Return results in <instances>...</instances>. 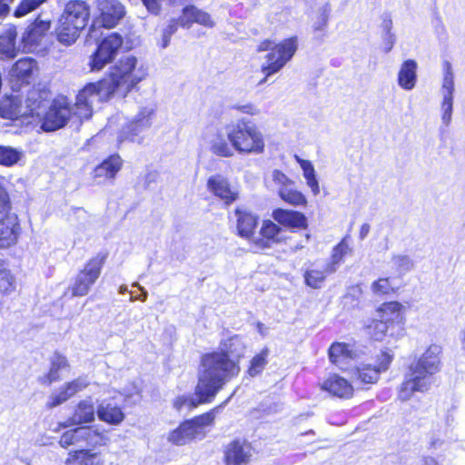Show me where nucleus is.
Returning a JSON list of instances; mask_svg holds the SVG:
<instances>
[{
	"label": "nucleus",
	"instance_id": "obj_1",
	"mask_svg": "<svg viewBox=\"0 0 465 465\" xmlns=\"http://www.w3.org/2000/svg\"><path fill=\"white\" fill-rule=\"evenodd\" d=\"M147 76V68L135 56H123L111 68L107 77L97 83L86 84L76 96L75 114L88 118L93 114V105L105 101L114 94L125 96L138 83Z\"/></svg>",
	"mask_w": 465,
	"mask_h": 465
},
{
	"label": "nucleus",
	"instance_id": "obj_2",
	"mask_svg": "<svg viewBox=\"0 0 465 465\" xmlns=\"http://www.w3.org/2000/svg\"><path fill=\"white\" fill-rule=\"evenodd\" d=\"M220 355L203 356L198 374L195 395L178 396L173 401V408L178 411H191L202 403L211 402L224 386V380L236 373L232 363L224 361Z\"/></svg>",
	"mask_w": 465,
	"mask_h": 465
},
{
	"label": "nucleus",
	"instance_id": "obj_3",
	"mask_svg": "<svg viewBox=\"0 0 465 465\" xmlns=\"http://www.w3.org/2000/svg\"><path fill=\"white\" fill-rule=\"evenodd\" d=\"M440 346L431 344L426 351L413 362L406 374L405 381L399 389V399L408 401L414 391H427L433 382V375L440 371Z\"/></svg>",
	"mask_w": 465,
	"mask_h": 465
},
{
	"label": "nucleus",
	"instance_id": "obj_4",
	"mask_svg": "<svg viewBox=\"0 0 465 465\" xmlns=\"http://www.w3.org/2000/svg\"><path fill=\"white\" fill-rule=\"evenodd\" d=\"M226 136L232 147L240 153L261 154L265 150L264 135L251 120L240 119L227 125Z\"/></svg>",
	"mask_w": 465,
	"mask_h": 465
},
{
	"label": "nucleus",
	"instance_id": "obj_5",
	"mask_svg": "<svg viewBox=\"0 0 465 465\" xmlns=\"http://www.w3.org/2000/svg\"><path fill=\"white\" fill-rule=\"evenodd\" d=\"M272 46L270 40L262 42L258 46V51L270 52L265 55V62L262 65V72L266 76H271L281 71L284 65L292 58L297 51L298 43L296 37L284 39L281 43Z\"/></svg>",
	"mask_w": 465,
	"mask_h": 465
},
{
	"label": "nucleus",
	"instance_id": "obj_6",
	"mask_svg": "<svg viewBox=\"0 0 465 465\" xmlns=\"http://www.w3.org/2000/svg\"><path fill=\"white\" fill-rule=\"evenodd\" d=\"M39 98L40 94L35 90L28 94L25 102L17 94L5 96L0 101V116L10 120L33 116L34 114L39 116L38 110L43 106V101Z\"/></svg>",
	"mask_w": 465,
	"mask_h": 465
},
{
	"label": "nucleus",
	"instance_id": "obj_7",
	"mask_svg": "<svg viewBox=\"0 0 465 465\" xmlns=\"http://www.w3.org/2000/svg\"><path fill=\"white\" fill-rule=\"evenodd\" d=\"M122 45L123 37L117 33H112L104 37L91 56L89 63L91 71H100L110 64L117 55Z\"/></svg>",
	"mask_w": 465,
	"mask_h": 465
},
{
	"label": "nucleus",
	"instance_id": "obj_8",
	"mask_svg": "<svg viewBox=\"0 0 465 465\" xmlns=\"http://www.w3.org/2000/svg\"><path fill=\"white\" fill-rule=\"evenodd\" d=\"M103 261L99 258L91 259L84 268L76 275L69 287L73 297L85 296L101 274Z\"/></svg>",
	"mask_w": 465,
	"mask_h": 465
},
{
	"label": "nucleus",
	"instance_id": "obj_9",
	"mask_svg": "<svg viewBox=\"0 0 465 465\" xmlns=\"http://www.w3.org/2000/svg\"><path fill=\"white\" fill-rule=\"evenodd\" d=\"M71 114H74L80 121L87 120V118H81L75 114V105L71 109L66 105L64 99L54 100L45 114L41 127L45 132L60 129L64 126Z\"/></svg>",
	"mask_w": 465,
	"mask_h": 465
},
{
	"label": "nucleus",
	"instance_id": "obj_10",
	"mask_svg": "<svg viewBox=\"0 0 465 465\" xmlns=\"http://www.w3.org/2000/svg\"><path fill=\"white\" fill-rule=\"evenodd\" d=\"M155 108L153 105H147L140 108L133 120L126 124L120 132L118 140L120 143L124 140L140 143V134L145 132L152 126V119Z\"/></svg>",
	"mask_w": 465,
	"mask_h": 465
},
{
	"label": "nucleus",
	"instance_id": "obj_11",
	"mask_svg": "<svg viewBox=\"0 0 465 465\" xmlns=\"http://www.w3.org/2000/svg\"><path fill=\"white\" fill-rule=\"evenodd\" d=\"M245 350V344L242 339L234 335L226 340H223L221 342V351H214L212 353L204 354L203 356L210 355H220L224 360V361H228L232 363V365L236 368V373L228 376L224 380V384L232 380L233 377H236L240 372L239 360L243 356Z\"/></svg>",
	"mask_w": 465,
	"mask_h": 465
},
{
	"label": "nucleus",
	"instance_id": "obj_12",
	"mask_svg": "<svg viewBox=\"0 0 465 465\" xmlns=\"http://www.w3.org/2000/svg\"><path fill=\"white\" fill-rule=\"evenodd\" d=\"M444 77L440 89L442 101L440 104L441 109V121L448 126L452 118L453 111V94H454V75L451 70V65L449 62L444 64Z\"/></svg>",
	"mask_w": 465,
	"mask_h": 465
},
{
	"label": "nucleus",
	"instance_id": "obj_13",
	"mask_svg": "<svg viewBox=\"0 0 465 465\" xmlns=\"http://www.w3.org/2000/svg\"><path fill=\"white\" fill-rule=\"evenodd\" d=\"M64 22L83 31L90 18V7L84 1L74 0L68 2L60 17Z\"/></svg>",
	"mask_w": 465,
	"mask_h": 465
},
{
	"label": "nucleus",
	"instance_id": "obj_14",
	"mask_svg": "<svg viewBox=\"0 0 465 465\" xmlns=\"http://www.w3.org/2000/svg\"><path fill=\"white\" fill-rule=\"evenodd\" d=\"M252 456V448L245 440H234L224 447L225 465H247Z\"/></svg>",
	"mask_w": 465,
	"mask_h": 465
},
{
	"label": "nucleus",
	"instance_id": "obj_15",
	"mask_svg": "<svg viewBox=\"0 0 465 465\" xmlns=\"http://www.w3.org/2000/svg\"><path fill=\"white\" fill-rule=\"evenodd\" d=\"M99 22L104 27L112 28L124 17L125 11L118 0H97Z\"/></svg>",
	"mask_w": 465,
	"mask_h": 465
},
{
	"label": "nucleus",
	"instance_id": "obj_16",
	"mask_svg": "<svg viewBox=\"0 0 465 465\" xmlns=\"http://www.w3.org/2000/svg\"><path fill=\"white\" fill-rule=\"evenodd\" d=\"M78 442L80 449H90L106 446L110 441L104 430L98 426L78 427Z\"/></svg>",
	"mask_w": 465,
	"mask_h": 465
},
{
	"label": "nucleus",
	"instance_id": "obj_17",
	"mask_svg": "<svg viewBox=\"0 0 465 465\" xmlns=\"http://www.w3.org/2000/svg\"><path fill=\"white\" fill-rule=\"evenodd\" d=\"M20 233L21 226L15 213L0 218V249L15 245Z\"/></svg>",
	"mask_w": 465,
	"mask_h": 465
},
{
	"label": "nucleus",
	"instance_id": "obj_18",
	"mask_svg": "<svg viewBox=\"0 0 465 465\" xmlns=\"http://www.w3.org/2000/svg\"><path fill=\"white\" fill-rule=\"evenodd\" d=\"M180 26L189 29L193 24H198L207 28H213L215 25L214 20L211 15L194 5L185 6L179 16Z\"/></svg>",
	"mask_w": 465,
	"mask_h": 465
},
{
	"label": "nucleus",
	"instance_id": "obj_19",
	"mask_svg": "<svg viewBox=\"0 0 465 465\" xmlns=\"http://www.w3.org/2000/svg\"><path fill=\"white\" fill-rule=\"evenodd\" d=\"M207 189L227 204L237 199V192L231 188L227 178L220 173L208 178Z\"/></svg>",
	"mask_w": 465,
	"mask_h": 465
},
{
	"label": "nucleus",
	"instance_id": "obj_20",
	"mask_svg": "<svg viewBox=\"0 0 465 465\" xmlns=\"http://www.w3.org/2000/svg\"><path fill=\"white\" fill-rule=\"evenodd\" d=\"M95 419V409L93 401L84 399L80 401L74 408L73 415L62 426L66 428L72 425L91 423Z\"/></svg>",
	"mask_w": 465,
	"mask_h": 465
},
{
	"label": "nucleus",
	"instance_id": "obj_21",
	"mask_svg": "<svg viewBox=\"0 0 465 465\" xmlns=\"http://www.w3.org/2000/svg\"><path fill=\"white\" fill-rule=\"evenodd\" d=\"M198 436L197 425L193 421L185 420L179 427L170 431L167 440L173 445L183 446Z\"/></svg>",
	"mask_w": 465,
	"mask_h": 465
},
{
	"label": "nucleus",
	"instance_id": "obj_22",
	"mask_svg": "<svg viewBox=\"0 0 465 465\" xmlns=\"http://www.w3.org/2000/svg\"><path fill=\"white\" fill-rule=\"evenodd\" d=\"M98 419L110 425L118 426L125 419L123 409L109 401H103L96 409Z\"/></svg>",
	"mask_w": 465,
	"mask_h": 465
},
{
	"label": "nucleus",
	"instance_id": "obj_23",
	"mask_svg": "<svg viewBox=\"0 0 465 465\" xmlns=\"http://www.w3.org/2000/svg\"><path fill=\"white\" fill-rule=\"evenodd\" d=\"M322 391L339 398H350L352 396L351 384L342 377L332 375L326 379L321 385Z\"/></svg>",
	"mask_w": 465,
	"mask_h": 465
},
{
	"label": "nucleus",
	"instance_id": "obj_24",
	"mask_svg": "<svg viewBox=\"0 0 465 465\" xmlns=\"http://www.w3.org/2000/svg\"><path fill=\"white\" fill-rule=\"evenodd\" d=\"M418 64L412 59L404 61L398 72L397 82L401 88L405 91L414 89L417 84Z\"/></svg>",
	"mask_w": 465,
	"mask_h": 465
},
{
	"label": "nucleus",
	"instance_id": "obj_25",
	"mask_svg": "<svg viewBox=\"0 0 465 465\" xmlns=\"http://www.w3.org/2000/svg\"><path fill=\"white\" fill-rule=\"evenodd\" d=\"M236 216V227L240 236L249 238L258 223V218L244 208H237L234 212Z\"/></svg>",
	"mask_w": 465,
	"mask_h": 465
},
{
	"label": "nucleus",
	"instance_id": "obj_26",
	"mask_svg": "<svg viewBox=\"0 0 465 465\" xmlns=\"http://www.w3.org/2000/svg\"><path fill=\"white\" fill-rule=\"evenodd\" d=\"M272 217L284 226L293 228H305L307 226V219L300 212L279 208L273 211Z\"/></svg>",
	"mask_w": 465,
	"mask_h": 465
},
{
	"label": "nucleus",
	"instance_id": "obj_27",
	"mask_svg": "<svg viewBox=\"0 0 465 465\" xmlns=\"http://www.w3.org/2000/svg\"><path fill=\"white\" fill-rule=\"evenodd\" d=\"M66 465H104V460L99 452H93L90 449H80L69 453Z\"/></svg>",
	"mask_w": 465,
	"mask_h": 465
},
{
	"label": "nucleus",
	"instance_id": "obj_28",
	"mask_svg": "<svg viewBox=\"0 0 465 465\" xmlns=\"http://www.w3.org/2000/svg\"><path fill=\"white\" fill-rule=\"evenodd\" d=\"M353 356L354 352L351 346L343 342H334L329 349L331 361L340 369H346Z\"/></svg>",
	"mask_w": 465,
	"mask_h": 465
},
{
	"label": "nucleus",
	"instance_id": "obj_29",
	"mask_svg": "<svg viewBox=\"0 0 465 465\" xmlns=\"http://www.w3.org/2000/svg\"><path fill=\"white\" fill-rule=\"evenodd\" d=\"M404 307L398 302L383 303L377 311L378 317L391 328L403 320Z\"/></svg>",
	"mask_w": 465,
	"mask_h": 465
},
{
	"label": "nucleus",
	"instance_id": "obj_30",
	"mask_svg": "<svg viewBox=\"0 0 465 465\" xmlns=\"http://www.w3.org/2000/svg\"><path fill=\"white\" fill-rule=\"evenodd\" d=\"M122 159L119 155H111L94 170L96 179H114L122 168Z\"/></svg>",
	"mask_w": 465,
	"mask_h": 465
},
{
	"label": "nucleus",
	"instance_id": "obj_31",
	"mask_svg": "<svg viewBox=\"0 0 465 465\" xmlns=\"http://www.w3.org/2000/svg\"><path fill=\"white\" fill-rule=\"evenodd\" d=\"M54 31L56 40L64 46L74 45L79 38L82 32L80 29L67 22L64 23V20L61 18H58Z\"/></svg>",
	"mask_w": 465,
	"mask_h": 465
},
{
	"label": "nucleus",
	"instance_id": "obj_32",
	"mask_svg": "<svg viewBox=\"0 0 465 465\" xmlns=\"http://www.w3.org/2000/svg\"><path fill=\"white\" fill-rule=\"evenodd\" d=\"M36 67L35 61L31 57H24L19 59L12 67L10 71L11 78L18 82L28 83L34 70Z\"/></svg>",
	"mask_w": 465,
	"mask_h": 465
},
{
	"label": "nucleus",
	"instance_id": "obj_33",
	"mask_svg": "<svg viewBox=\"0 0 465 465\" xmlns=\"http://www.w3.org/2000/svg\"><path fill=\"white\" fill-rule=\"evenodd\" d=\"M16 35V28L14 25H8L0 35V55L7 59L16 56L18 52L15 46Z\"/></svg>",
	"mask_w": 465,
	"mask_h": 465
},
{
	"label": "nucleus",
	"instance_id": "obj_34",
	"mask_svg": "<svg viewBox=\"0 0 465 465\" xmlns=\"http://www.w3.org/2000/svg\"><path fill=\"white\" fill-rule=\"evenodd\" d=\"M381 372L376 365L361 363L351 370V376L356 382L372 384L378 381Z\"/></svg>",
	"mask_w": 465,
	"mask_h": 465
},
{
	"label": "nucleus",
	"instance_id": "obj_35",
	"mask_svg": "<svg viewBox=\"0 0 465 465\" xmlns=\"http://www.w3.org/2000/svg\"><path fill=\"white\" fill-rule=\"evenodd\" d=\"M389 265L391 272L398 277H402L414 269L415 263L411 256L403 253H393Z\"/></svg>",
	"mask_w": 465,
	"mask_h": 465
},
{
	"label": "nucleus",
	"instance_id": "obj_36",
	"mask_svg": "<svg viewBox=\"0 0 465 465\" xmlns=\"http://www.w3.org/2000/svg\"><path fill=\"white\" fill-rule=\"evenodd\" d=\"M352 250L349 246L346 238H343L336 246L333 247L330 262L326 264V272L334 273L338 265L343 261L344 257L351 253Z\"/></svg>",
	"mask_w": 465,
	"mask_h": 465
},
{
	"label": "nucleus",
	"instance_id": "obj_37",
	"mask_svg": "<svg viewBox=\"0 0 465 465\" xmlns=\"http://www.w3.org/2000/svg\"><path fill=\"white\" fill-rule=\"evenodd\" d=\"M50 370L44 378V382L47 383L48 385L54 381H58L60 379L59 371L68 367L67 359L58 352H54L50 358Z\"/></svg>",
	"mask_w": 465,
	"mask_h": 465
},
{
	"label": "nucleus",
	"instance_id": "obj_38",
	"mask_svg": "<svg viewBox=\"0 0 465 465\" xmlns=\"http://www.w3.org/2000/svg\"><path fill=\"white\" fill-rule=\"evenodd\" d=\"M279 196L282 200L291 205H305L307 201L305 196L295 189L294 183L287 186L279 188Z\"/></svg>",
	"mask_w": 465,
	"mask_h": 465
},
{
	"label": "nucleus",
	"instance_id": "obj_39",
	"mask_svg": "<svg viewBox=\"0 0 465 465\" xmlns=\"http://www.w3.org/2000/svg\"><path fill=\"white\" fill-rule=\"evenodd\" d=\"M211 151L221 157H232L233 155L232 144L221 134H217L212 140Z\"/></svg>",
	"mask_w": 465,
	"mask_h": 465
},
{
	"label": "nucleus",
	"instance_id": "obj_40",
	"mask_svg": "<svg viewBox=\"0 0 465 465\" xmlns=\"http://www.w3.org/2000/svg\"><path fill=\"white\" fill-rule=\"evenodd\" d=\"M23 156V152L10 146L0 145V164L12 166L17 163Z\"/></svg>",
	"mask_w": 465,
	"mask_h": 465
},
{
	"label": "nucleus",
	"instance_id": "obj_41",
	"mask_svg": "<svg viewBox=\"0 0 465 465\" xmlns=\"http://www.w3.org/2000/svg\"><path fill=\"white\" fill-rule=\"evenodd\" d=\"M368 334L375 341H381L391 328L386 322L379 319L372 320L366 327Z\"/></svg>",
	"mask_w": 465,
	"mask_h": 465
},
{
	"label": "nucleus",
	"instance_id": "obj_42",
	"mask_svg": "<svg viewBox=\"0 0 465 465\" xmlns=\"http://www.w3.org/2000/svg\"><path fill=\"white\" fill-rule=\"evenodd\" d=\"M268 355L269 350L267 348H263L252 359L251 365L248 370V372L251 376L254 377L263 371L264 367L268 363Z\"/></svg>",
	"mask_w": 465,
	"mask_h": 465
},
{
	"label": "nucleus",
	"instance_id": "obj_43",
	"mask_svg": "<svg viewBox=\"0 0 465 465\" xmlns=\"http://www.w3.org/2000/svg\"><path fill=\"white\" fill-rule=\"evenodd\" d=\"M281 229L272 221H265L261 228V234L266 239V242L262 240V246H268V242H279Z\"/></svg>",
	"mask_w": 465,
	"mask_h": 465
},
{
	"label": "nucleus",
	"instance_id": "obj_44",
	"mask_svg": "<svg viewBox=\"0 0 465 465\" xmlns=\"http://www.w3.org/2000/svg\"><path fill=\"white\" fill-rule=\"evenodd\" d=\"M327 274L330 273L326 272V267L323 271L314 269L308 270L304 274L305 282L312 288H320Z\"/></svg>",
	"mask_w": 465,
	"mask_h": 465
},
{
	"label": "nucleus",
	"instance_id": "obj_45",
	"mask_svg": "<svg viewBox=\"0 0 465 465\" xmlns=\"http://www.w3.org/2000/svg\"><path fill=\"white\" fill-rule=\"evenodd\" d=\"M90 384L89 380L85 376L78 377L71 381L65 382L64 384L66 389L68 395L72 398L76 395L78 392L83 391L86 389Z\"/></svg>",
	"mask_w": 465,
	"mask_h": 465
},
{
	"label": "nucleus",
	"instance_id": "obj_46",
	"mask_svg": "<svg viewBox=\"0 0 465 465\" xmlns=\"http://www.w3.org/2000/svg\"><path fill=\"white\" fill-rule=\"evenodd\" d=\"M71 397L68 395L66 389L64 384L55 391H54L46 402V407L48 409H53L61 404L66 402Z\"/></svg>",
	"mask_w": 465,
	"mask_h": 465
},
{
	"label": "nucleus",
	"instance_id": "obj_47",
	"mask_svg": "<svg viewBox=\"0 0 465 465\" xmlns=\"http://www.w3.org/2000/svg\"><path fill=\"white\" fill-rule=\"evenodd\" d=\"M15 290V280L10 271L0 274V293L10 294Z\"/></svg>",
	"mask_w": 465,
	"mask_h": 465
},
{
	"label": "nucleus",
	"instance_id": "obj_48",
	"mask_svg": "<svg viewBox=\"0 0 465 465\" xmlns=\"http://www.w3.org/2000/svg\"><path fill=\"white\" fill-rule=\"evenodd\" d=\"M45 1L46 0H22L20 5L15 11V15L17 17H22L36 9L40 5H42Z\"/></svg>",
	"mask_w": 465,
	"mask_h": 465
},
{
	"label": "nucleus",
	"instance_id": "obj_49",
	"mask_svg": "<svg viewBox=\"0 0 465 465\" xmlns=\"http://www.w3.org/2000/svg\"><path fill=\"white\" fill-rule=\"evenodd\" d=\"M78 427L73 430H66L62 434L59 440V445L62 448L67 449L70 446L79 447L78 442Z\"/></svg>",
	"mask_w": 465,
	"mask_h": 465
},
{
	"label": "nucleus",
	"instance_id": "obj_50",
	"mask_svg": "<svg viewBox=\"0 0 465 465\" xmlns=\"http://www.w3.org/2000/svg\"><path fill=\"white\" fill-rule=\"evenodd\" d=\"M382 29L385 32V40L387 41V46H385V51L390 52L395 42V35L392 34V20L391 16L384 17L382 21Z\"/></svg>",
	"mask_w": 465,
	"mask_h": 465
},
{
	"label": "nucleus",
	"instance_id": "obj_51",
	"mask_svg": "<svg viewBox=\"0 0 465 465\" xmlns=\"http://www.w3.org/2000/svg\"><path fill=\"white\" fill-rule=\"evenodd\" d=\"M180 25L179 18L170 20L169 24L163 30L161 46L166 48L169 45L172 35L177 31Z\"/></svg>",
	"mask_w": 465,
	"mask_h": 465
},
{
	"label": "nucleus",
	"instance_id": "obj_52",
	"mask_svg": "<svg viewBox=\"0 0 465 465\" xmlns=\"http://www.w3.org/2000/svg\"><path fill=\"white\" fill-rule=\"evenodd\" d=\"M371 291L376 295L387 294L392 291L391 283L389 278H380L371 284Z\"/></svg>",
	"mask_w": 465,
	"mask_h": 465
},
{
	"label": "nucleus",
	"instance_id": "obj_53",
	"mask_svg": "<svg viewBox=\"0 0 465 465\" xmlns=\"http://www.w3.org/2000/svg\"><path fill=\"white\" fill-rule=\"evenodd\" d=\"M215 410L216 409H213L210 412L196 417L195 419L189 420L190 421H193L197 425L199 436H203V428L204 426L210 425L213 421Z\"/></svg>",
	"mask_w": 465,
	"mask_h": 465
},
{
	"label": "nucleus",
	"instance_id": "obj_54",
	"mask_svg": "<svg viewBox=\"0 0 465 465\" xmlns=\"http://www.w3.org/2000/svg\"><path fill=\"white\" fill-rule=\"evenodd\" d=\"M295 160L299 163L301 168L302 169L303 176L305 179L315 175L314 167L310 161L302 159L298 155H295Z\"/></svg>",
	"mask_w": 465,
	"mask_h": 465
},
{
	"label": "nucleus",
	"instance_id": "obj_55",
	"mask_svg": "<svg viewBox=\"0 0 465 465\" xmlns=\"http://www.w3.org/2000/svg\"><path fill=\"white\" fill-rule=\"evenodd\" d=\"M9 212L8 195L5 189L0 186V218L12 214Z\"/></svg>",
	"mask_w": 465,
	"mask_h": 465
},
{
	"label": "nucleus",
	"instance_id": "obj_56",
	"mask_svg": "<svg viewBox=\"0 0 465 465\" xmlns=\"http://www.w3.org/2000/svg\"><path fill=\"white\" fill-rule=\"evenodd\" d=\"M391 360H392V356L389 352L382 351L378 356L379 363L376 366L381 371H385L389 368V366L391 362Z\"/></svg>",
	"mask_w": 465,
	"mask_h": 465
},
{
	"label": "nucleus",
	"instance_id": "obj_57",
	"mask_svg": "<svg viewBox=\"0 0 465 465\" xmlns=\"http://www.w3.org/2000/svg\"><path fill=\"white\" fill-rule=\"evenodd\" d=\"M273 181L280 185V187H284L289 185V183H293L283 173L275 170L272 173Z\"/></svg>",
	"mask_w": 465,
	"mask_h": 465
},
{
	"label": "nucleus",
	"instance_id": "obj_58",
	"mask_svg": "<svg viewBox=\"0 0 465 465\" xmlns=\"http://www.w3.org/2000/svg\"><path fill=\"white\" fill-rule=\"evenodd\" d=\"M306 183L311 188V190L314 195L319 194L320 187H319L318 180L316 179V175L307 178Z\"/></svg>",
	"mask_w": 465,
	"mask_h": 465
},
{
	"label": "nucleus",
	"instance_id": "obj_59",
	"mask_svg": "<svg viewBox=\"0 0 465 465\" xmlns=\"http://www.w3.org/2000/svg\"><path fill=\"white\" fill-rule=\"evenodd\" d=\"M327 22H328V13H327V10L324 9L322 11V13L321 14L319 21L315 23L314 29L315 30H322L326 26Z\"/></svg>",
	"mask_w": 465,
	"mask_h": 465
},
{
	"label": "nucleus",
	"instance_id": "obj_60",
	"mask_svg": "<svg viewBox=\"0 0 465 465\" xmlns=\"http://www.w3.org/2000/svg\"><path fill=\"white\" fill-rule=\"evenodd\" d=\"M50 28V23L49 22H36L34 25V31L36 32H45L47 31Z\"/></svg>",
	"mask_w": 465,
	"mask_h": 465
},
{
	"label": "nucleus",
	"instance_id": "obj_61",
	"mask_svg": "<svg viewBox=\"0 0 465 465\" xmlns=\"http://www.w3.org/2000/svg\"><path fill=\"white\" fill-rule=\"evenodd\" d=\"M370 230H371V226L369 223H363L361 228H360V232H359V236H360V239L361 240H363L367 237V235L369 234L370 232Z\"/></svg>",
	"mask_w": 465,
	"mask_h": 465
},
{
	"label": "nucleus",
	"instance_id": "obj_62",
	"mask_svg": "<svg viewBox=\"0 0 465 465\" xmlns=\"http://www.w3.org/2000/svg\"><path fill=\"white\" fill-rule=\"evenodd\" d=\"M133 286H136L138 287L141 291H142V294L139 296V297H136V298H131L132 301H134L136 299H139L141 300L142 302H144L146 299H147V292L139 285V283L135 282L133 284Z\"/></svg>",
	"mask_w": 465,
	"mask_h": 465
},
{
	"label": "nucleus",
	"instance_id": "obj_63",
	"mask_svg": "<svg viewBox=\"0 0 465 465\" xmlns=\"http://www.w3.org/2000/svg\"><path fill=\"white\" fill-rule=\"evenodd\" d=\"M421 465H439V463L434 458L427 457L422 460Z\"/></svg>",
	"mask_w": 465,
	"mask_h": 465
},
{
	"label": "nucleus",
	"instance_id": "obj_64",
	"mask_svg": "<svg viewBox=\"0 0 465 465\" xmlns=\"http://www.w3.org/2000/svg\"><path fill=\"white\" fill-rule=\"evenodd\" d=\"M257 328H258V331L262 334V335H265V328L263 327V324L262 323H258L257 324Z\"/></svg>",
	"mask_w": 465,
	"mask_h": 465
}]
</instances>
